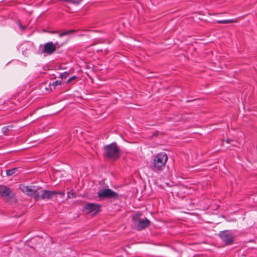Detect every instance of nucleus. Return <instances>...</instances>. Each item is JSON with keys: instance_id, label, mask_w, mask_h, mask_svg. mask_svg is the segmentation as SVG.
Segmentation results:
<instances>
[{"instance_id": "obj_1", "label": "nucleus", "mask_w": 257, "mask_h": 257, "mask_svg": "<svg viewBox=\"0 0 257 257\" xmlns=\"http://www.w3.org/2000/svg\"><path fill=\"white\" fill-rule=\"evenodd\" d=\"M103 156L104 159L116 161L121 156V151L115 142L104 145L102 148Z\"/></svg>"}, {"instance_id": "obj_2", "label": "nucleus", "mask_w": 257, "mask_h": 257, "mask_svg": "<svg viewBox=\"0 0 257 257\" xmlns=\"http://www.w3.org/2000/svg\"><path fill=\"white\" fill-rule=\"evenodd\" d=\"M168 160V156L165 153L158 154L154 159L151 169L154 172L163 171Z\"/></svg>"}, {"instance_id": "obj_3", "label": "nucleus", "mask_w": 257, "mask_h": 257, "mask_svg": "<svg viewBox=\"0 0 257 257\" xmlns=\"http://www.w3.org/2000/svg\"><path fill=\"white\" fill-rule=\"evenodd\" d=\"M219 236L222 241L224 242L226 245H230L234 242L235 235L233 232L229 230H225L220 231Z\"/></svg>"}, {"instance_id": "obj_4", "label": "nucleus", "mask_w": 257, "mask_h": 257, "mask_svg": "<svg viewBox=\"0 0 257 257\" xmlns=\"http://www.w3.org/2000/svg\"><path fill=\"white\" fill-rule=\"evenodd\" d=\"M97 194L100 199L103 198L116 199L118 197V194L116 192L109 188L99 189Z\"/></svg>"}, {"instance_id": "obj_5", "label": "nucleus", "mask_w": 257, "mask_h": 257, "mask_svg": "<svg viewBox=\"0 0 257 257\" xmlns=\"http://www.w3.org/2000/svg\"><path fill=\"white\" fill-rule=\"evenodd\" d=\"M100 206L92 203H87L83 207L82 211L86 214H96L100 211Z\"/></svg>"}, {"instance_id": "obj_6", "label": "nucleus", "mask_w": 257, "mask_h": 257, "mask_svg": "<svg viewBox=\"0 0 257 257\" xmlns=\"http://www.w3.org/2000/svg\"><path fill=\"white\" fill-rule=\"evenodd\" d=\"M58 44V43H56L55 44L52 42H50L46 43L44 45V48L41 52V54L46 53L48 55H51L56 50V46Z\"/></svg>"}, {"instance_id": "obj_7", "label": "nucleus", "mask_w": 257, "mask_h": 257, "mask_svg": "<svg viewBox=\"0 0 257 257\" xmlns=\"http://www.w3.org/2000/svg\"><path fill=\"white\" fill-rule=\"evenodd\" d=\"M14 193L12 190L7 186L0 185V195L6 199H9L13 197Z\"/></svg>"}, {"instance_id": "obj_8", "label": "nucleus", "mask_w": 257, "mask_h": 257, "mask_svg": "<svg viewBox=\"0 0 257 257\" xmlns=\"http://www.w3.org/2000/svg\"><path fill=\"white\" fill-rule=\"evenodd\" d=\"M150 224V221L147 218H145L143 219H142L136 227L138 230H141L148 227Z\"/></svg>"}, {"instance_id": "obj_9", "label": "nucleus", "mask_w": 257, "mask_h": 257, "mask_svg": "<svg viewBox=\"0 0 257 257\" xmlns=\"http://www.w3.org/2000/svg\"><path fill=\"white\" fill-rule=\"evenodd\" d=\"M20 189L23 192L26 193L27 195L31 196H33L36 191L32 189L31 187L26 186L24 185L21 186Z\"/></svg>"}, {"instance_id": "obj_10", "label": "nucleus", "mask_w": 257, "mask_h": 257, "mask_svg": "<svg viewBox=\"0 0 257 257\" xmlns=\"http://www.w3.org/2000/svg\"><path fill=\"white\" fill-rule=\"evenodd\" d=\"M141 213L138 212L134 214L132 217V221L133 222L135 225L136 226L138 223L142 219H141Z\"/></svg>"}, {"instance_id": "obj_11", "label": "nucleus", "mask_w": 257, "mask_h": 257, "mask_svg": "<svg viewBox=\"0 0 257 257\" xmlns=\"http://www.w3.org/2000/svg\"><path fill=\"white\" fill-rule=\"evenodd\" d=\"M238 22L237 19H230V20H217V23L218 24H228L232 23H236Z\"/></svg>"}, {"instance_id": "obj_12", "label": "nucleus", "mask_w": 257, "mask_h": 257, "mask_svg": "<svg viewBox=\"0 0 257 257\" xmlns=\"http://www.w3.org/2000/svg\"><path fill=\"white\" fill-rule=\"evenodd\" d=\"M54 191H49L45 190V199H52V197L55 195Z\"/></svg>"}, {"instance_id": "obj_13", "label": "nucleus", "mask_w": 257, "mask_h": 257, "mask_svg": "<svg viewBox=\"0 0 257 257\" xmlns=\"http://www.w3.org/2000/svg\"><path fill=\"white\" fill-rule=\"evenodd\" d=\"M33 197H34V199L36 201L41 200L40 196V191H35Z\"/></svg>"}, {"instance_id": "obj_14", "label": "nucleus", "mask_w": 257, "mask_h": 257, "mask_svg": "<svg viewBox=\"0 0 257 257\" xmlns=\"http://www.w3.org/2000/svg\"><path fill=\"white\" fill-rule=\"evenodd\" d=\"M17 171V168H14L12 169L7 170L6 171V173L7 176H11L15 174Z\"/></svg>"}, {"instance_id": "obj_15", "label": "nucleus", "mask_w": 257, "mask_h": 257, "mask_svg": "<svg viewBox=\"0 0 257 257\" xmlns=\"http://www.w3.org/2000/svg\"><path fill=\"white\" fill-rule=\"evenodd\" d=\"M74 32H75V30H74L66 31L63 33H60L59 34V37H62L64 36L68 35L71 34L72 33H73Z\"/></svg>"}, {"instance_id": "obj_16", "label": "nucleus", "mask_w": 257, "mask_h": 257, "mask_svg": "<svg viewBox=\"0 0 257 257\" xmlns=\"http://www.w3.org/2000/svg\"><path fill=\"white\" fill-rule=\"evenodd\" d=\"M76 193L72 190L67 192V197L69 198H73L75 197Z\"/></svg>"}, {"instance_id": "obj_17", "label": "nucleus", "mask_w": 257, "mask_h": 257, "mask_svg": "<svg viewBox=\"0 0 257 257\" xmlns=\"http://www.w3.org/2000/svg\"><path fill=\"white\" fill-rule=\"evenodd\" d=\"M63 1L64 2H67V3H70L73 4L78 5L79 3H80V2L82 0H63Z\"/></svg>"}, {"instance_id": "obj_18", "label": "nucleus", "mask_w": 257, "mask_h": 257, "mask_svg": "<svg viewBox=\"0 0 257 257\" xmlns=\"http://www.w3.org/2000/svg\"><path fill=\"white\" fill-rule=\"evenodd\" d=\"M13 127L12 125H7L3 127L2 130L4 133H6L11 130Z\"/></svg>"}, {"instance_id": "obj_19", "label": "nucleus", "mask_w": 257, "mask_h": 257, "mask_svg": "<svg viewBox=\"0 0 257 257\" xmlns=\"http://www.w3.org/2000/svg\"><path fill=\"white\" fill-rule=\"evenodd\" d=\"M69 75V72H64L62 73H61L59 76V78L61 79H65Z\"/></svg>"}, {"instance_id": "obj_20", "label": "nucleus", "mask_w": 257, "mask_h": 257, "mask_svg": "<svg viewBox=\"0 0 257 257\" xmlns=\"http://www.w3.org/2000/svg\"><path fill=\"white\" fill-rule=\"evenodd\" d=\"M61 80H56V81L53 82L52 85L55 88L56 86L61 85Z\"/></svg>"}, {"instance_id": "obj_21", "label": "nucleus", "mask_w": 257, "mask_h": 257, "mask_svg": "<svg viewBox=\"0 0 257 257\" xmlns=\"http://www.w3.org/2000/svg\"><path fill=\"white\" fill-rule=\"evenodd\" d=\"M40 191L41 200L45 199V190H42Z\"/></svg>"}, {"instance_id": "obj_22", "label": "nucleus", "mask_w": 257, "mask_h": 257, "mask_svg": "<svg viewBox=\"0 0 257 257\" xmlns=\"http://www.w3.org/2000/svg\"><path fill=\"white\" fill-rule=\"evenodd\" d=\"M54 192L56 193H55V195L58 194V195H61L62 197H63L65 195L64 191H54Z\"/></svg>"}, {"instance_id": "obj_23", "label": "nucleus", "mask_w": 257, "mask_h": 257, "mask_svg": "<svg viewBox=\"0 0 257 257\" xmlns=\"http://www.w3.org/2000/svg\"><path fill=\"white\" fill-rule=\"evenodd\" d=\"M76 78H77L76 76H73L70 77L69 79H68L66 83H68L69 82H71V81L76 79Z\"/></svg>"}, {"instance_id": "obj_24", "label": "nucleus", "mask_w": 257, "mask_h": 257, "mask_svg": "<svg viewBox=\"0 0 257 257\" xmlns=\"http://www.w3.org/2000/svg\"><path fill=\"white\" fill-rule=\"evenodd\" d=\"M10 249V248L8 246H4L2 248V250L4 251H9Z\"/></svg>"}, {"instance_id": "obj_25", "label": "nucleus", "mask_w": 257, "mask_h": 257, "mask_svg": "<svg viewBox=\"0 0 257 257\" xmlns=\"http://www.w3.org/2000/svg\"><path fill=\"white\" fill-rule=\"evenodd\" d=\"M19 27L22 29L24 30L25 29V27L23 26L21 24H19Z\"/></svg>"}, {"instance_id": "obj_26", "label": "nucleus", "mask_w": 257, "mask_h": 257, "mask_svg": "<svg viewBox=\"0 0 257 257\" xmlns=\"http://www.w3.org/2000/svg\"><path fill=\"white\" fill-rule=\"evenodd\" d=\"M158 134H159L158 132H155V133L153 135V136H154L157 137V136H158Z\"/></svg>"}, {"instance_id": "obj_27", "label": "nucleus", "mask_w": 257, "mask_h": 257, "mask_svg": "<svg viewBox=\"0 0 257 257\" xmlns=\"http://www.w3.org/2000/svg\"><path fill=\"white\" fill-rule=\"evenodd\" d=\"M231 141H232V140H229V139H227V140L226 141V143H228H228H230V142H231Z\"/></svg>"}, {"instance_id": "obj_28", "label": "nucleus", "mask_w": 257, "mask_h": 257, "mask_svg": "<svg viewBox=\"0 0 257 257\" xmlns=\"http://www.w3.org/2000/svg\"><path fill=\"white\" fill-rule=\"evenodd\" d=\"M3 255H4V256H7V255H8V254H3Z\"/></svg>"}]
</instances>
